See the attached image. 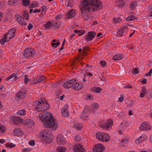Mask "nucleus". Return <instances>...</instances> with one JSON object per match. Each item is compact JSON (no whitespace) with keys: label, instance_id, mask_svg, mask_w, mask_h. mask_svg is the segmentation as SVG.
<instances>
[{"label":"nucleus","instance_id":"15","mask_svg":"<svg viewBox=\"0 0 152 152\" xmlns=\"http://www.w3.org/2000/svg\"><path fill=\"white\" fill-rule=\"evenodd\" d=\"M127 28L126 26H123L121 27L117 31L116 36L117 37H122L124 35V29Z\"/></svg>","mask_w":152,"mask_h":152},{"label":"nucleus","instance_id":"39","mask_svg":"<svg viewBox=\"0 0 152 152\" xmlns=\"http://www.w3.org/2000/svg\"><path fill=\"white\" fill-rule=\"evenodd\" d=\"M16 145L13 143L8 142L6 144L5 146L8 148H12L15 146Z\"/></svg>","mask_w":152,"mask_h":152},{"label":"nucleus","instance_id":"40","mask_svg":"<svg viewBox=\"0 0 152 152\" xmlns=\"http://www.w3.org/2000/svg\"><path fill=\"white\" fill-rule=\"evenodd\" d=\"M23 5L25 7L28 6L30 4L29 0H22Z\"/></svg>","mask_w":152,"mask_h":152},{"label":"nucleus","instance_id":"16","mask_svg":"<svg viewBox=\"0 0 152 152\" xmlns=\"http://www.w3.org/2000/svg\"><path fill=\"white\" fill-rule=\"evenodd\" d=\"M74 152H85L84 147L80 144H77L75 145L73 147Z\"/></svg>","mask_w":152,"mask_h":152},{"label":"nucleus","instance_id":"64","mask_svg":"<svg viewBox=\"0 0 152 152\" xmlns=\"http://www.w3.org/2000/svg\"><path fill=\"white\" fill-rule=\"evenodd\" d=\"M33 27V25L31 24H29L28 26V29L30 30Z\"/></svg>","mask_w":152,"mask_h":152},{"label":"nucleus","instance_id":"55","mask_svg":"<svg viewBox=\"0 0 152 152\" xmlns=\"http://www.w3.org/2000/svg\"><path fill=\"white\" fill-rule=\"evenodd\" d=\"M141 142H142V140H141V138H140V137H138V138H137L135 140V143L137 144H139Z\"/></svg>","mask_w":152,"mask_h":152},{"label":"nucleus","instance_id":"47","mask_svg":"<svg viewBox=\"0 0 152 152\" xmlns=\"http://www.w3.org/2000/svg\"><path fill=\"white\" fill-rule=\"evenodd\" d=\"M135 17L133 16H129L126 18V20L128 21L133 20L135 19Z\"/></svg>","mask_w":152,"mask_h":152},{"label":"nucleus","instance_id":"46","mask_svg":"<svg viewBox=\"0 0 152 152\" xmlns=\"http://www.w3.org/2000/svg\"><path fill=\"white\" fill-rule=\"evenodd\" d=\"M22 15L26 18L28 19V12L26 11H24L22 12Z\"/></svg>","mask_w":152,"mask_h":152},{"label":"nucleus","instance_id":"32","mask_svg":"<svg viewBox=\"0 0 152 152\" xmlns=\"http://www.w3.org/2000/svg\"><path fill=\"white\" fill-rule=\"evenodd\" d=\"M137 5V3L136 1H134L131 2L129 6L130 10H134Z\"/></svg>","mask_w":152,"mask_h":152},{"label":"nucleus","instance_id":"37","mask_svg":"<svg viewBox=\"0 0 152 152\" xmlns=\"http://www.w3.org/2000/svg\"><path fill=\"white\" fill-rule=\"evenodd\" d=\"M31 80V79L28 78V76L27 75L24 76V83L25 84H27L28 82Z\"/></svg>","mask_w":152,"mask_h":152},{"label":"nucleus","instance_id":"8","mask_svg":"<svg viewBox=\"0 0 152 152\" xmlns=\"http://www.w3.org/2000/svg\"><path fill=\"white\" fill-rule=\"evenodd\" d=\"M113 121L111 119L107 120L105 123L99 125L100 127L104 129H108L113 126Z\"/></svg>","mask_w":152,"mask_h":152},{"label":"nucleus","instance_id":"45","mask_svg":"<svg viewBox=\"0 0 152 152\" xmlns=\"http://www.w3.org/2000/svg\"><path fill=\"white\" fill-rule=\"evenodd\" d=\"M38 6V4L37 2L36 1H34L32 2L31 4L30 7L31 8H34Z\"/></svg>","mask_w":152,"mask_h":152},{"label":"nucleus","instance_id":"11","mask_svg":"<svg viewBox=\"0 0 152 152\" xmlns=\"http://www.w3.org/2000/svg\"><path fill=\"white\" fill-rule=\"evenodd\" d=\"M129 125V123L126 121H123L121 124L118 128L120 134L122 133Z\"/></svg>","mask_w":152,"mask_h":152},{"label":"nucleus","instance_id":"52","mask_svg":"<svg viewBox=\"0 0 152 152\" xmlns=\"http://www.w3.org/2000/svg\"><path fill=\"white\" fill-rule=\"evenodd\" d=\"M139 72L138 68H134L133 69L132 73L133 75H135Z\"/></svg>","mask_w":152,"mask_h":152},{"label":"nucleus","instance_id":"58","mask_svg":"<svg viewBox=\"0 0 152 152\" xmlns=\"http://www.w3.org/2000/svg\"><path fill=\"white\" fill-rule=\"evenodd\" d=\"M63 17V15L61 14H59L55 17V18L56 19H61Z\"/></svg>","mask_w":152,"mask_h":152},{"label":"nucleus","instance_id":"20","mask_svg":"<svg viewBox=\"0 0 152 152\" xmlns=\"http://www.w3.org/2000/svg\"><path fill=\"white\" fill-rule=\"evenodd\" d=\"M73 81H75V79H72L65 82L63 84V87L66 88H71L72 86V84Z\"/></svg>","mask_w":152,"mask_h":152},{"label":"nucleus","instance_id":"29","mask_svg":"<svg viewBox=\"0 0 152 152\" xmlns=\"http://www.w3.org/2000/svg\"><path fill=\"white\" fill-rule=\"evenodd\" d=\"M73 126L77 130H81L82 128V125L77 122L75 123Z\"/></svg>","mask_w":152,"mask_h":152},{"label":"nucleus","instance_id":"57","mask_svg":"<svg viewBox=\"0 0 152 152\" xmlns=\"http://www.w3.org/2000/svg\"><path fill=\"white\" fill-rule=\"evenodd\" d=\"M13 74H14L15 75L13 77V80H15L18 79V78L19 77V76L15 73H14Z\"/></svg>","mask_w":152,"mask_h":152},{"label":"nucleus","instance_id":"33","mask_svg":"<svg viewBox=\"0 0 152 152\" xmlns=\"http://www.w3.org/2000/svg\"><path fill=\"white\" fill-rule=\"evenodd\" d=\"M147 93V90L145 87H143L142 89L140 95V97L141 98L143 97Z\"/></svg>","mask_w":152,"mask_h":152},{"label":"nucleus","instance_id":"35","mask_svg":"<svg viewBox=\"0 0 152 152\" xmlns=\"http://www.w3.org/2000/svg\"><path fill=\"white\" fill-rule=\"evenodd\" d=\"M99 105L96 103H94L91 105V108L92 110H95L98 108Z\"/></svg>","mask_w":152,"mask_h":152},{"label":"nucleus","instance_id":"49","mask_svg":"<svg viewBox=\"0 0 152 152\" xmlns=\"http://www.w3.org/2000/svg\"><path fill=\"white\" fill-rule=\"evenodd\" d=\"M60 44V42L59 41H57V42L55 43H51L52 46L54 48H56Z\"/></svg>","mask_w":152,"mask_h":152},{"label":"nucleus","instance_id":"34","mask_svg":"<svg viewBox=\"0 0 152 152\" xmlns=\"http://www.w3.org/2000/svg\"><path fill=\"white\" fill-rule=\"evenodd\" d=\"M17 113L18 115L23 116L26 114V112L24 109H23L17 112Z\"/></svg>","mask_w":152,"mask_h":152},{"label":"nucleus","instance_id":"7","mask_svg":"<svg viewBox=\"0 0 152 152\" xmlns=\"http://www.w3.org/2000/svg\"><path fill=\"white\" fill-rule=\"evenodd\" d=\"M35 54L34 50L31 48L26 49L23 53L24 56L26 58H30Z\"/></svg>","mask_w":152,"mask_h":152},{"label":"nucleus","instance_id":"10","mask_svg":"<svg viewBox=\"0 0 152 152\" xmlns=\"http://www.w3.org/2000/svg\"><path fill=\"white\" fill-rule=\"evenodd\" d=\"M104 149V146L101 143L96 144L93 149L94 152H102Z\"/></svg>","mask_w":152,"mask_h":152},{"label":"nucleus","instance_id":"41","mask_svg":"<svg viewBox=\"0 0 152 152\" xmlns=\"http://www.w3.org/2000/svg\"><path fill=\"white\" fill-rule=\"evenodd\" d=\"M62 82L60 83H54L52 85V87L53 88H57L59 87L62 84Z\"/></svg>","mask_w":152,"mask_h":152},{"label":"nucleus","instance_id":"5","mask_svg":"<svg viewBox=\"0 0 152 152\" xmlns=\"http://www.w3.org/2000/svg\"><path fill=\"white\" fill-rule=\"evenodd\" d=\"M96 136L97 139L103 142H107L110 139V137L108 134L104 132L97 133Z\"/></svg>","mask_w":152,"mask_h":152},{"label":"nucleus","instance_id":"12","mask_svg":"<svg viewBox=\"0 0 152 152\" xmlns=\"http://www.w3.org/2000/svg\"><path fill=\"white\" fill-rule=\"evenodd\" d=\"M26 91L25 88H22L20 91L16 94V99L17 100L23 99L25 96Z\"/></svg>","mask_w":152,"mask_h":152},{"label":"nucleus","instance_id":"59","mask_svg":"<svg viewBox=\"0 0 152 152\" xmlns=\"http://www.w3.org/2000/svg\"><path fill=\"white\" fill-rule=\"evenodd\" d=\"M80 139V137L79 135H77L74 138V140L77 141H79Z\"/></svg>","mask_w":152,"mask_h":152},{"label":"nucleus","instance_id":"4","mask_svg":"<svg viewBox=\"0 0 152 152\" xmlns=\"http://www.w3.org/2000/svg\"><path fill=\"white\" fill-rule=\"evenodd\" d=\"M51 132L48 129L43 130L40 133V136L42 141L45 143H49L52 140Z\"/></svg>","mask_w":152,"mask_h":152},{"label":"nucleus","instance_id":"61","mask_svg":"<svg viewBox=\"0 0 152 152\" xmlns=\"http://www.w3.org/2000/svg\"><path fill=\"white\" fill-rule=\"evenodd\" d=\"M86 97L88 99L92 100L93 99V96L90 94H88L87 95Z\"/></svg>","mask_w":152,"mask_h":152},{"label":"nucleus","instance_id":"9","mask_svg":"<svg viewBox=\"0 0 152 152\" xmlns=\"http://www.w3.org/2000/svg\"><path fill=\"white\" fill-rule=\"evenodd\" d=\"M151 126L148 122L142 123L139 127V130L141 131H148L151 129Z\"/></svg>","mask_w":152,"mask_h":152},{"label":"nucleus","instance_id":"50","mask_svg":"<svg viewBox=\"0 0 152 152\" xmlns=\"http://www.w3.org/2000/svg\"><path fill=\"white\" fill-rule=\"evenodd\" d=\"M124 5V1L123 0H121L117 4L118 7L122 8Z\"/></svg>","mask_w":152,"mask_h":152},{"label":"nucleus","instance_id":"22","mask_svg":"<svg viewBox=\"0 0 152 152\" xmlns=\"http://www.w3.org/2000/svg\"><path fill=\"white\" fill-rule=\"evenodd\" d=\"M67 108L68 105L67 104L64 106L62 109L61 114L62 116L64 117H66L69 115Z\"/></svg>","mask_w":152,"mask_h":152},{"label":"nucleus","instance_id":"18","mask_svg":"<svg viewBox=\"0 0 152 152\" xmlns=\"http://www.w3.org/2000/svg\"><path fill=\"white\" fill-rule=\"evenodd\" d=\"M96 35L95 32L91 31L88 32L86 37L85 39L87 41H91Z\"/></svg>","mask_w":152,"mask_h":152},{"label":"nucleus","instance_id":"6","mask_svg":"<svg viewBox=\"0 0 152 152\" xmlns=\"http://www.w3.org/2000/svg\"><path fill=\"white\" fill-rule=\"evenodd\" d=\"M90 112V111L88 106H86L84 108L83 111L80 115V118L84 120L88 119V116Z\"/></svg>","mask_w":152,"mask_h":152},{"label":"nucleus","instance_id":"63","mask_svg":"<svg viewBox=\"0 0 152 152\" xmlns=\"http://www.w3.org/2000/svg\"><path fill=\"white\" fill-rule=\"evenodd\" d=\"M27 122L29 124L31 125H33L34 124V123L33 122V121L31 119L28 120Z\"/></svg>","mask_w":152,"mask_h":152},{"label":"nucleus","instance_id":"21","mask_svg":"<svg viewBox=\"0 0 152 152\" xmlns=\"http://www.w3.org/2000/svg\"><path fill=\"white\" fill-rule=\"evenodd\" d=\"M82 86V85L80 83H77L76 82V80L73 81L72 87L76 91H77L80 89Z\"/></svg>","mask_w":152,"mask_h":152},{"label":"nucleus","instance_id":"26","mask_svg":"<svg viewBox=\"0 0 152 152\" xmlns=\"http://www.w3.org/2000/svg\"><path fill=\"white\" fill-rule=\"evenodd\" d=\"M129 141V137H127V138L123 139L121 140H119L118 142H119V144L120 145H124L128 143Z\"/></svg>","mask_w":152,"mask_h":152},{"label":"nucleus","instance_id":"60","mask_svg":"<svg viewBox=\"0 0 152 152\" xmlns=\"http://www.w3.org/2000/svg\"><path fill=\"white\" fill-rule=\"evenodd\" d=\"M29 144L32 146L35 145V141L34 140H31L29 142Z\"/></svg>","mask_w":152,"mask_h":152},{"label":"nucleus","instance_id":"28","mask_svg":"<svg viewBox=\"0 0 152 152\" xmlns=\"http://www.w3.org/2000/svg\"><path fill=\"white\" fill-rule=\"evenodd\" d=\"M124 57V56L123 55L119 54L115 55L113 57V60H117L121 59Z\"/></svg>","mask_w":152,"mask_h":152},{"label":"nucleus","instance_id":"53","mask_svg":"<svg viewBox=\"0 0 152 152\" xmlns=\"http://www.w3.org/2000/svg\"><path fill=\"white\" fill-rule=\"evenodd\" d=\"M47 8L44 6H43L41 7V11L42 13H45L46 12V10Z\"/></svg>","mask_w":152,"mask_h":152},{"label":"nucleus","instance_id":"13","mask_svg":"<svg viewBox=\"0 0 152 152\" xmlns=\"http://www.w3.org/2000/svg\"><path fill=\"white\" fill-rule=\"evenodd\" d=\"M11 122L14 124L18 125L21 123L23 119L19 117L13 116L10 118Z\"/></svg>","mask_w":152,"mask_h":152},{"label":"nucleus","instance_id":"17","mask_svg":"<svg viewBox=\"0 0 152 152\" xmlns=\"http://www.w3.org/2000/svg\"><path fill=\"white\" fill-rule=\"evenodd\" d=\"M16 33V30L15 29L13 28L9 30L6 36L8 38V39H10L15 35Z\"/></svg>","mask_w":152,"mask_h":152},{"label":"nucleus","instance_id":"42","mask_svg":"<svg viewBox=\"0 0 152 152\" xmlns=\"http://www.w3.org/2000/svg\"><path fill=\"white\" fill-rule=\"evenodd\" d=\"M18 0H9L8 3L10 5H15Z\"/></svg>","mask_w":152,"mask_h":152},{"label":"nucleus","instance_id":"36","mask_svg":"<svg viewBox=\"0 0 152 152\" xmlns=\"http://www.w3.org/2000/svg\"><path fill=\"white\" fill-rule=\"evenodd\" d=\"M8 39V38L6 36H5L3 38L1 39L0 41V43L2 44H4L5 43L7 42L10 40V39Z\"/></svg>","mask_w":152,"mask_h":152},{"label":"nucleus","instance_id":"23","mask_svg":"<svg viewBox=\"0 0 152 152\" xmlns=\"http://www.w3.org/2000/svg\"><path fill=\"white\" fill-rule=\"evenodd\" d=\"M15 18L18 22L21 25L26 24V22L24 19L20 15H16L15 16Z\"/></svg>","mask_w":152,"mask_h":152},{"label":"nucleus","instance_id":"27","mask_svg":"<svg viewBox=\"0 0 152 152\" xmlns=\"http://www.w3.org/2000/svg\"><path fill=\"white\" fill-rule=\"evenodd\" d=\"M45 28L47 29H50L52 28H53L52 22L50 21H48L44 25Z\"/></svg>","mask_w":152,"mask_h":152},{"label":"nucleus","instance_id":"38","mask_svg":"<svg viewBox=\"0 0 152 152\" xmlns=\"http://www.w3.org/2000/svg\"><path fill=\"white\" fill-rule=\"evenodd\" d=\"M57 150L58 152H65L66 149L64 147L60 146L57 148Z\"/></svg>","mask_w":152,"mask_h":152},{"label":"nucleus","instance_id":"51","mask_svg":"<svg viewBox=\"0 0 152 152\" xmlns=\"http://www.w3.org/2000/svg\"><path fill=\"white\" fill-rule=\"evenodd\" d=\"M15 75L14 74H12L10 76H8V77H7V78H5V80L7 81L8 82L11 79L13 78V77L14 76V75Z\"/></svg>","mask_w":152,"mask_h":152},{"label":"nucleus","instance_id":"25","mask_svg":"<svg viewBox=\"0 0 152 152\" xmlns=\"http://www.w3.org/2000/svg\"><path fill=\"white\" fill-rule=\"evenodd\" d=\"M102 90V89L99 87H93L90 89L91 91L97 93H100Z\"/></svg>","mask_w":152,"mask_h":152},{"label":"nucleus","instance_id":"3","mask_svg":"<svg viewBox=\"0 0 152 152\" xmlns=\"http://www.w3.org/2000/svg\"><path fill=\"white\" fill-rule=\"evenodd\" d=\"M34 106L36 110L38 111L46 110L50 108L49 105L44 98H41L36 101Z\"/></svg>","mask_w":152,"mask_h":152},{"label":"nucleus","instance_id":"14","mask_svg":"<svg viewBox=\"0 0 152 152\" xmlns=\"http://www.w3.org/2000/svg\"><path fill=\"white\" fill-rule=\"evenodd\" d=\"M56 141V142L59 145L64 144L66 143L65 139L61 134H59L57 135Z\"/></svg>","mask_w":152,"mask_h":152},{"label":"nucleus","instance_id":"1","mask_svg":"<svg viewBox=\"0 0 152 152\" xmlns=\"http://www.w3.org/2000/svg\"><path fill=\"white\" fill-rule=\"evenodd\" d=\"M102 7V5L99 0H83L80 4V10L82 12L85 11H96Z\"/></svg>","mask_w":152,"mask_h":152},{"label":"nucleus","instance_id":"44","mask_svg":"<svg viewBox=\"0 0 152 152\" xmlns=\"http://www.w3.org/2000/svg\"><path fill=\"white\" fill-rule=\"evenodd\" d=\"M122 19L121 18H114L113 20V22L114 23L116 24L117 23L120 22L121 21Z\"/></svg>","mask_w":152,"mask_h":152},{"label":"nucleus","instance_id":"31","mask_svg":"<svg viewBox=\"0 0 152 152\" xmlns=\"http://www.w3.org/2000/svg\"><path fill=\"white\" fill-rule=\"evenodd\" d=\"M7 129V128L4 125L0 124V134L5 133Z\"/></svg>","mask_w":152,"mask_h":152},{"label":"nucleus","instance_id":"43","mask_svg":"<svg viewBox=\"0 0 152 152\" xmlns=\"http://www.w3.org/2000/svg\"><path fill=\"white\" fill-rule=\"evenodd\" d=\"M44 79V76L43 75H42L39 78H37V82H34V84H37L42 81V80H43Z\"/></svg>","mask_w":152,"mask_h":152},{"label":"nucleus","instance_id":"24","mask_svg":"<svg viewBox=\"0 0 152 152\" xmlns=\"http://www.w3.org/2000/svg\"><path fill=\"white\" fill-rule=\"evenodd\" d=\"M13 134L16 136H20L22 134L23 132L20 128H16L14 129Z\"/></svg>","mask_w":152,"mask_h":152},{"label":"nucleus","instance_id":"62","mask_svg":"<svg viewBox=\"0 0 152 152\" xmlns=\"http://www.w3.org/2000/svg\"><path fill=\"white\" fill-rule=\"evenodd\" d=\"M100 64L103 67H105V66L106 64V62L104 61H100Z\"/></svg>","mask_w":152,"mask_h":152},{"label":"nucleus","instance_id":"48","mask_svg":"<svg viewBox=\"0 0 152 152\" xmlns=\"http://www.w3.org/2000/svg\"><path fill=\"white\" fill-rule=\"evenodd\" d=\"M142 141H144L146 140L147 139V136L145 134H143L140 136Z\"/></svg>","mask_w":152,"mask_h":152},{"label":"nucleus","instance_id":"54","mask_svg":"<svg viewBox=\"0 0 152 152\" xmlns=\"http://www.w3.org/2000/svg\"><path fill=\"white\" fill-rule=\"evenodd\" d=\"M31 148H23L22 150L23 152H29L31 151Z\"/></svg>","mask_w":152,"mask_h":152},{"label":"nucleus","instance_id":"19","mask_svg":"<svg viewBox=\"0 0 152 152\" xmlns=\"http://www.w3.org/2000/svg\"><path fill=\"white\" fill-rule=\"evenodd\" d=\"M76 14L75 10L73 9H71L69 10L65 15L66 19H70L74 17Z\"/></svg>","mask_w":152,"mask_h":152},{"label":"nucleus","instance_id":"2","mask_svg":"<svg viewBox=\"0 0 152 152\" xmlns=\"http://www.w3.org/2000/svg\"><path fill=\"white\" fill-rule=\"evenodd\" d=\"M39 119L42 121L44 126L46 127L56 129L58 127L57 121L53 118L52 113L48 112H44L39 113Z\"/></svg>","mask_w":152,"mask_h":152},{"label":"nucleus","instance_id":"30","mask_svg":"<svg viewBox=\"0 0 152 152\" xmlns=\"http://www.w3.org/2000/svg\"><path fill=\"white\" fill-rule=\"evenodd\" d=\"M52 23L53 28L57 29L59 28L60 26V22L59 21H53Z\"/></svg>","mask_w":152,"mask_h":152},{"label":"nucleus","instance_id":"56","mask_svg":"<svg viewBox=\"0 0 152 152\" xmlns=\"http://www.w3.org/2000/svg\"><path fill=\"white\" fill-rule=\"evenodd\" d=\"M88 48L87 47H84L83 48V55H85L86 53V51L88 50Z\"/></svg>","mask_w":152,"mask_h":152}]
</instances>
